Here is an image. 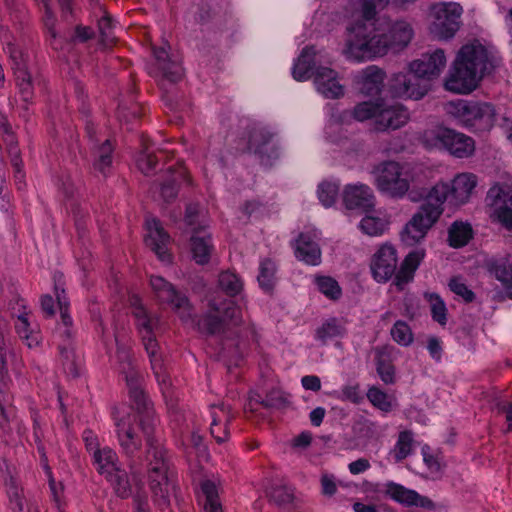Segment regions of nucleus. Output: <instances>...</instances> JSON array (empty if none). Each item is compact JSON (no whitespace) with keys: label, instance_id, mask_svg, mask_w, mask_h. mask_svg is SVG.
<instances>
[{"label":"nucleus","instance_id":"obj_1","mask_svg":"<svg viewBox=\"0 0 512 512\" xmlns=\"http://www.w3.org/2000/svg\"><path fill=\"white\" fill-rule=\"evenodd\" d=\"M116 427L120 446L125 455L131 459V468L137 464L134 458L142 446L138 435V432L142 431L147 443V473L153 501L160 510L167 509L170 506L173 484L169 478L167 451L153 436L155 430L153 413L146 412L140 415L127 413L116 420Z\"/></svg>","mask_w":512,"mask_h":512},{"label":"nucleus","instance_id":"obj_2","mask_svg":"<svg viewBox=\"0 0 512 512\" xmlns=\"http://www.w3.org/2000/svg\"><path fill=\"white\" fill-rule=\"evenodd\" d=\"M346 52L358 61L399 52L411 42L414 31L405 20L354 21L346 27Z\"/></svg>","mask_w":512,"mask_h":512},{"label":"nucleus","instance_id":"obj_3","mask_svg":"<svg viewBox=\"0 0 512 512\" xmlns=\"http://www.w3.org/2000/svg\"><path fill=\"white\" fill-rule=\"evenodd\" d=\"M447 192L445 186L434 185L426 193L423 203L404 227L402 240L405 243L413 245L424 239L444 212L443 205L447 200Z\"/></svg>","mask_w":512,"mask_h":512},{"label":"nucleus","instance_id":"obj_4","mask_svg":"<svg viewBox=\"0 0 512 512\" xmlns=\"http://www.w3.org/2000/svg\"><path fill=\"white\" fill-rule=\"evenodd\" d=\"M351 116L359 122L372 119L374 130L377 132L397 130L410 120V113L403 104H389L384 99L356 104Z\"/></svg>","mask_w":512,"mask_h":512},{"label":"nucleus","instance_id":"obj_5","mask_svg":"<svg viewBox=\"0 0 512 512\" xmlns=\"http://www.w3.org/2000/svg\"><path fill=\"white\" fill-rule=\"evenodd\" d=\"M423 143L426 146H437L440 144L452 156L456 158H468L475 152V141L454 129L438 127L426 131L423 135Z\"/></svg>","mask_w":512,"mask_h":512},{"label":"nucleus","instance_id":"obj_6","mask_svg":"<svg viewBox=\"0 0 512 512\" xmlns=\"http://www.w3.org/2000/svg\"><path fill=\"white\" fill-rule=\"evenodd\" d=\"M453 107V114L467 128L485 132L494 126L496 113L490 103L460 100Z\"/></svg>","mask_w":512,"mask_h":512},{"label":"nucleus","instance_id":"obj_7","mask_svg":"<svg viewBox=\"0 0 512 512\" xmlns=\"http://www.w3.org/2000/svg\"><path fill=\"white\" fill-rule=\"evenodd\" d=\"M372 173L377 189L391 198H403L409 191L410 183L403 177L402 166L396 161H383L374 166Z\"/></svg>","mask_w":512,"mask_h":512},{"label":"nucleus","instance_id":"obj_8","mask_svg":"<svg viewBox=\"0 0 512 512\" xmlns=\"http://www.w3.org/2000/svg\"><path fill=\"white\" fill-rule=\"evenodd\" d=\"M463 9L458 3H437L430 8V32L439 39L454 37L460 28Z\"/></svg>","mask_w":512,"mask_h":512},{"label":"nucleus","instance_id":"obj_9","mask_svg":"<svg viewBox=\"0 0 512 512\" xmlns=\"http://www.w3.org/2000/svg\"><path fill=\"white\" fill-rule=\"evenodd\" d=\"M387 89L393 98L420 100L431 89V84L417 78L409 68L407 72L394 73L388 80Z\"/></svg>","mask_w":512,"mask_h":512},{"label":"nucleus","instance_id":"obj_10","mask_svg":"<svg viewBox=\"0 0 512 512\" xmlns=\"http://www.w3.org/2000/svg\"><path fill=\"white\" fill-rule=\"evenodd\" d=\"M481 78L476 71L463 64V61L455 57L450 71L445 79L446 90L457 94H469L474 91Z\"/></svg>","mask_w":512,"mask_h":512},{"label":"nucleus","instance_id":"obj_11","mask_svg":"<svg viewBox=\"0 0 512 512\" xmlns=\"http://www.w3.org/2000/svg\"><path fill=\"white\" fill-rule=\"evenodd\" d=\"M481 78L476 71L463 64V61L455 57L450 71L445 79L446 90L457 94H469L474 91Z\"/></svg>","mask_w":512,"mask_h":512},{"label":"nucleus","instance_id":"obj_12","mask_svg":"<svg viewBox=\"0 0 512 512\" xmlns=\"http://www.w3.org/2000/svg\"><path fill=\"white\" fill-rule=\"evenodd\" d=\"M150 284L160 302L172 305L182 319L191 316V305L188 298L178 292L171 283L160 276H152Z\"/></svg>","mask_w":512,"mask_h":512},{"label":"nucleus","instance_id":"obj_13","mask_svg":"<svg viewBox=\"0 0 512 512\" xmlns=\"http://www.w3.org/2000/svg\"><path fill=\"white\" fill-rule=\"evenodd\" d=\"M10 58L12 61V70L15 76V83L23 101L21 107L25 112H28L29 104L32 102L34 95L32 76L27 70L25 60L23 59V53L20 50L11 47Z\"/></svg>","mask_w":512,"mask_h":512},{"label":"nucleus","instance_id":"obj_14","mask_svg":"<svg viewBox=\"0 0 512 512\" xmlns=\"http://www.w3.org/2000/svg\"><path fill=\"white\" fill-rule=\"evenodd\" d=\"M445 66L446 56L442 49L424 53L419 59L409 64V68L415 73L417 78L425 80L428 84H431L432 80L440 76Z\"/></svg>","mask_w":512,"mask_h":512},{"label":"nucleus","instance_id":"obj_15","mask_svg":"<svg viewBox=\"0 0 512 512\" xmlns=\"http://www.w3.org/2000/svg\"><path fill=\"white\" fill-rule=\"evenodd\" d=\"M456 57L463 61V64L476 71L483 78L492 69V62L485 46L479 41L467 43L458 51Z\"/></svg>","mask_w":512,"mask_h":512},{"label":"nucleus","instance_id":"obj_16","mask_svg":"<svg viewBox=\"0 0 512 512\" xmlns=\"http://www.w3.org/2000/svg\"><path fill=\"white\" fill-rule=\"evenodd\" d=\"M456 57L463 61V64L476 71L483 78L492 69V62L485 46L479 41L467 43L458 51Z\"/></svg>","mask_w":512,"mask_h":512},{"label":"nucleus","instance_id":"obj_17","mask_svg":"<svg viewBox=\"0 0 512 512\" xmlns=\"http://www.w3.org/2000/svg\"><path fill=\"white\" fill-rule=\"evenodd\" d=\"M371 271L378 282H386L396 276L397 255L396 249L391 245H383L374 254L371 260Z\"/></svg>","mask_w":512,"mask_h":512},{"label":"nucleus","instance_id":"obj_18","mask_svg":"<svg viewBox=\"0 0 512 512\" xmlns=\"http://www.w3.org/2000/svg\"><path fill=\"white\" fill-rule=\"evenodd\" d=\"M343 203L347 209H360L368 213L375 206V196L365 184L347 185L343 191Z\"/></svg>","mask_w":512,"mask_h":512},{"label":"nucleus","instance_id":"obj_19","mask_svg":"<svg viewBox=\"0 0 512 512\" xmlns=\"http://www.w3.org/2000/svg\"><path fill=\"white\" fill-rule=\"evenodd\" d=\"M290 405V401L287 395L280 389L273 388L266 393L265 398H262L260 394L251 392L249 394L248 402L244 406V413L247 417L248 413H256L258 406H262L265 409H277L282 410Z\"/></svg>","mask_w":512,"mask_h":512},{"label":"nucleus","instance_id":"obj_20","mask_svg":"<svg viewBox=\"0 0 512 512\" xmlns=\"http://www.w3.org/2000/svg\"><path fill=\"white\" fill-rule=\"evenodd\" d=\"M184 181H188L187 171L182 164H179L177 167H168L163 182L159 184L154 182L153 186L160 189V195L166 203H171L176 199L180 184Z\"/></svg>","mask_w":512,"mask_h":512},{"label":"nucleus","instance_id":"obj_21","mask_svg":"<svg viewBox=\"0 0 512 512\" xmlns=\"http://www.w3.org/2000/svg\"><path fill=\"white\" fill-rule=\"evenodd\" d=\"M210 432L218 443L226 442L229 438L228 425L234 419L230 406L225 404L211 406Z\"/></svg>","mask_w":512,"mask_h":512},{"label":"nucleus","instance_id":"obj_22","mask_svg":"<svg viewBox=\"0 0 512 512\" xmlns=\"http://www.w3.org/2000/svg\"><path fill=\"white\" fill-rule=\"evenodd\" d=\"M477 181L476 176L473 174L463 173L457 175L451 184L448 183H437L436 185H443L447 188V198L450 196L451 200L456 205L465 203L473 189L476 187Z\"/></svg>","mask_w":512,"mask_h":512},{"label":"nucleus","instance_id":"obj_23","mask_svg":"<svg viewBox=\"0 0 512 512\" xmlns=\"http://www.w3.org/2000/svg\"><path fill=\"white\" fill-rule=\"evenodd\" d=\"M385 76L379 67H367L357 80L359 93L365 97H378L384 87Z\"/></svg>","mask_w":512,"mask_h":512},{"label":"nucleus","instance_id":"obj_24","mask_svg":"<svg viewBox=\"0 0 512 512\" xmlns=\"http://www.w3.org/2000/svg\"><path fill=\"white\" fill-rule=\"evenodd\" d=\"M314 83L318 92L329 99H336L344 94L343 86L337 80V73L327 67H317Z\"/></svg>","mask_w":512,"mask_h":512},{"label":"nucleus","instance_id":"obj_25","mask_svg":"<svg viewBox=\"0 0 512 512\" xmlns=\"http://www.w3.org/2000/svg\"><path fill=\"white\" fill-rule=\"evenodd\" d=\"M293 246L298 260L313 266L320 264L321 249L311 234L300 233Z\"/></svg>","mask_w":512,"mask_h":512},{"label":"nucleus","instance_id":"obj_26","mask_svg":"<svg viewBox=\"0 0 512 512\" xmlns=\"http://www.w3.org/2000/svg\"><path fill=\"white\" fill-rule=\"evenodd\" d=\"M168 49H170L169 43L164 42L163 46L154 48L153 52L163 77L171 83H176L182 77V67L177 61L170 59Z\"/></svg>","mask_w":512,"mask_h":512},{"label":"nucleus","instance_id":"obj_27","mask_svg":"<svg viewBox=\"0 0 512 512\" xmlns=\"http://www.w3.org/2000/svg\"><path fill=\"white\" fill-rule=\"evenodd\" d=\"M316 51L313 46L305 47L297 62L293 68V77L298 81H303L315 78L316 63H315Z\"/></svg>","mask_w":512,"mask_h":512},{"label":"nucleus","instance_id":"obj_28","mask_svg":"<svg viewBox=\"0 0 512 512\" xmlns=\"http://www.w3.org/2000/svg\"><path fill=\"white\" fill-rule=\"evenodd\" d=\"M487 270L502 283L512 299V262L507 257L492 259L486 263Z\"/></svg>","mask_w":512,"mask_h":512},{"label":"nucleus","instance_id":"obj_29","mask_svg":"<svg viewBox=\"0 0 512 512\" xmlns=\"http://www.w3.org/2000/svg\"><path fill=\"white\" fill-rule=\"evenodd\" d=\"M142 341L144 347L150 357L151 368L154 375L160 384H169V377L163 370V363L160 355L157 353V342L153 333L143 334Z\"/></svg>","mask_w":512,"mask_h":512},{"label":"nucleus","instance_id":"obj_30","mask_svg":"<svg viewBox=\"0 0 512 512\" xmlns=\"http://www.w3.org/2000/svg\"><path fill=\"white\" fill-rule=\"evenodd\" d=\"M376 371L381 380L391 385L395 383V366L393 365L390 352L387 347H377L375 349Z\"/></svg>","mask_w":512,"mask_h":512},{"label":"nucleus","instance_id":"obj_31","mask_svg":"<svg viewBox=\"0 0 512 512\" xmlns=\"http://www.w3.org/2000/svg\"><path fill=\"white\" fill-rule=\"evenodd\" d=\"M209 308L221 315L225 320V325L239 326L242 324L241 310L232 300L218 301L211 299L209 301Z\"/></svg>","mask_w":512,"mask_h":512},{"label":"nucleus","instance_id":"obj_32","mask_svg":"<svg viewBox=\"0 0 512 512\" xmlns=\"http://www.w3.org/2000/svg\"><path fill=\"white\" fill-rule=\"evenodd\" d=\"M114 147L109 139L104 140L102 143H95L92 148L94 157L93 167L104 176L110 170L113 161Z\"/></svg>","mask_w":512,"mask_h":512},{"label":"nucleus","instance_id":"obj_33","mask_svg":"<svg viewBox=\"0 0 512 512\" xmlns=\"http://www.w3.org/2000/svg\"><path fill=\"white\" fill-rule=\"evenodd\" d=\"M200 230H194V234L191 236V252L195 262L199 265H205L209 262L213 245L211 239L206 235H199Z\"/></svg>","mask_w":512,"mask_h":512},{"label":"nucleus","instance_id":"obj_34","mask_svg":"<svg viewBox=\"0 0 512 512\" xmlns=\"http://www.w3.org/2000/svg\"><path fill=\"white\" fill-rule=\"evenodd\" d=\"M424 257L423 251L410 252L400 265V269L396 273V286L400 289L404 284L412 280L413 275L421 260Z\"/></svg>","mask_w":512,"mask_h":512},{"label":"nucleus","instance_id":"obj_35","mask_svg":"<svg viewBox=\"0 0 512 512\" xmlns=\"http://www.w3.org/2000/svg\"><path fill=\"white\" fill-rule=\"evenodd\" d=\"M0 387V428L4 433H9L10 423L16 417V410L12 405V395L6 392L7 381L3 380Z\"/></svg>","mask_w":512,"mask_h":512},{"label":"nucleus","instance_id":"obj_36","mask_svg":"<svg viewBox=\"0 0 512 512\" xmlns=\"http://www.w3.org/2000/svg\"><path fill=\"white\" fill-rule=\"evenodd\" d=\"M274 133L262 126H252L248 130V150L250 152L260 151L267 145L276 144Z\"/></svg>","mask_w":512,"mask_h":512},{"label":"nucleus","instance_id":"obj_37","mask_svg":"<svg viewBox=\"0 0 512 512\" xmlns=\"http://www.w3.org/2000/svg\"><path fill=\"white\" fill-rule=\"evenodd\" d=\"M155 231L154 234H150L146 239V245L155 252L161 260H166L169 258V254L167 253L166 244L169 242V235L160 226L159 222L154 220Z\"/></svg>","mask_w":512,"mask_h":512},{"label":"nucleus","instance_id":"obj_38","mask_svg":"<svg viewBox=\"0 0 512 512\" xmlns=\"http://www.w3.org/2000/svg\"><path fill=\"white\" fill-rule=\"evenodd\" d=\"M472 227L469 223L455 221L448 229V242L453 248L465 246L472 238Z\"/></svg>","mask_w":512,"mask_h":512},{"label":"nucleus","instance_id":"obj_39","mask_svg":"<svg viewBox=\"0 0 512 512\" xmlns=\"http://www.w3.org/2000/svg\"><path fill=\"white\" fill-rule=\"evenodd\" d=\"M7 494L9 496L13 512H30L23 489L18 485L16 478L10 476L6 481Z\"/></svg>","mask_w":512,"mask_h":512},{"label":"nucleus","instance_id":"obj_40","mask_svg":"<svg viewBox=\"0 0 512 512\" xmlns=\"http://www.w3.org/2000/svg\"><path fill=\"white\" fill-rule=\"evenodd\" d=\"M197 327L199 331L208 335L220 334L226 329L225 320L222 319L219 313L214 312L211 309L208 313L198 319Z\"/></svg>","mask_w":512,"mask_h":512},{"label":"nucleus","instance_id":"obj_41","mask_svg":"<svg viewBox=\"0 0 512 512\" xmlns=\"http://www.w3.org/2000/svg\"><path fill=\"white\" fill-rule=\"evenodd\" d=\"M105 478L108 482H110L118 497L125 499L131 495V485L128 479V475L124 470H121L118 467L115 471L108 473Z\"/></svg>","mask_w":512,"mask_h":512},{"label":"nucleus","instance_id":"obj_42","mask_svg":"<svg viewBox=\"0 0 512 512\" xmlns=\"http://www.w3.org/2000/svg\"><path fill=\"white\" fill-rule=\"evenodd\" d=\"M126 384L129 388L130 398L134 401L136 408L138 410V414L151 412L147 407L145 393L140 386V377L139 374L135 376L129 375L128 378L125 379Z\"/></svg>","mask_w":512,"mask_h":512},{"label":"nucleus","instance_id":"obj_43","mask_svg":"<svg viewBox=\"0 0 512 512\" xmlns=\"http://www.w3.org/2000/svg\"><path fill=\"white\" fill-rule=\"evenodd\" d=\"M389 6L388 0H359V11L361 18L356 21H363L366 23H376V15L378 11L385 9Z\"/></svg>","mask_w":512,"mask_h":512},{"label":"nucleus","instance_id":"obj_44","mask_svg":"<svg viewBox=\"0 0 512 512\" xmlns=\"http://www.w3.org/2000/svg\"><path fill=\"white\" fill-rule=\"evenodd\" d=\"M93 457L98 472L102 475L106 476L118 468L115 463L117 459L116 453L110 448L96 449Z\"/></svg>","mask_w":512,"mask_h":512},{"label":"nucleus","instance_id":"obj_45","mask_svg":"<svg viewBox=\"0 0 512 512\" xmlns=\"http://www.w3.org/2000/svg\"><path fill=\"white\" fill-rule=\"evenodd\" d=\"M218 285L230 297L238 295L243 289V283L239 276L230 271L220 273Z\"/></svg>","mask_w":512,"mask_h":512},{"label":"nucleus","instance_id":"obj_46","mask_svg":"<svg viewBox=\"0 0 512 512\" xmlns=\"http://www.w3.org/2000/svg\"><path fill=\"white\" fill-rule=\"evenodd\" d=\"M345 332V327L336 318H331L316 330V337L322 343H326L328 339L343 336Z\"/></svg>","mask_w":512,"mask_h":512},{"label":"nucleus","instance_id":"obj_47","mask_svg":"<svg viewBox=\"0 0 512 512\" xmlns=\"http://www.w3.org/2000/svg\"><path fill=\"white\" fill-rule=\"evenodd\" d=\"M386 494L393 500L408 506H412L413 500L417 497L416 491L407 489L394 482H390L386 485Z\"/></svg>","mask_w":512,"mask_h":512},{"label":"nucleus","instance_id":"obj_48","mask_svg":"<svg viewBox=\"0 0 512 512\" xmlns=\"http://www.w3.org/2000/svg\"><path fill=\"white\" fill-rule=\"evenodd\" d=\"M275 271V264L270 259H265L261 262L258 282L266 292H271L274 289Z\"/></svg>","mask_w":512,"mask_h":512},{"label":"nucleus","instance_id":"obj_49","mask_svg":"<svg viewBox=\"0 0 512 512\" xmlns=\"http://www.w3.org/2000/svg\"><path fill=\"white\" fill-rule=\"evenodd\" d=\"M387 224L381 217L366 215L360 222V229L369 236H379L383 234Z\"/></svg>","mask_w":512,"mask_h":512},{"label":"nucleus","instance_id":"obj_50","mask_svg":"<svg viewBox=\"0 0 512 512\" xmlns=\"http://www.w3.org/2000/svg\"><path fill=\"white\" fill-rule=\"evenodd\" d=\"M431 309V315L434 321L444 326L447 322V308L444 301L436 293L425 295Z\"/></svg>","mask_w":512,"mask_h":512},{"label":"nucleus","instance_id":"obj_51","mask_svg":"<svg viewBox=\"0 0 512 512\" xmlns=\"http://www.w3.org/2000/svg\"><path fill=\"white\" fill-rule=\"evenodd\" d=\"M315 283L320 292L326 297L337 300L340 298L342 291L338 282L329 276H318L315 278Z\"/></svg>","mask_w":512,"mask_h":512},{"label":"nucleus","instance_id":"obj_52","mask_svg":"<svg viewBox=\"0 0 512 512\" xmlns=\"http://www.w3.org/2000/svg\"><path fill=\"white\" fill-rule=\"evenodd\" d=\"M15 329L19 337L26 342L29 348H32L39 343V334L37 332L29 331V322L25 315L18 317Z\"/></svg>","mask_w":512,"mask_h":512},{"label":"nucleus","instance_id":"obj_53","mask_svg":"<svg viewBox=\"0 0 512 512\" xmlns=\"http://www.w3.org/2000/svg\"><path fill=\"white\" fill-rule=\"evenodd\" d=\"M116 357L118 361L119 371L121 374L124 375L125 379L128 378L129 375H138V372L135 370L133 366L130 349L124 346H118Z\"/></svg>","mask_w":512,"mask_h":512},{"label":"nucleus","instance_id":"obj_54","mask_svg":"<svg viewBox=\"0 0 512 512\" xmlns=\"http://www.w3.org/2000/svg\"><path fill=\"white\" fill-rule=\"evenodd\" d=\"M391 336L395 342L402 346H409L414 339L410 326L402 320L394 323L391 328Z\"/></svg>","mask_w":512,"mask_h":512},{"label":"nucleus","instance_id":"obj_55","mask_svg":"<svg viewBox=\"0 0 512 512\" xmlns=\"http://www.w3.org/2000/svg\"><path fill=\"white\" fill-rule=\"evenodd\" d=\"M132 313L137 320V326L141 335L153 333V329L158 323V319L151 318L143 305L137 306Z\"/></svg>","mask_w":512,"mask_h":512},{"label":"nucleus","instance_id":"obj_56","mask_svg":"<svg viewBox=\"0 0 512 512\" xmlns=\"http://www.w3.org/2000/svg\"><path fill=\"white\" fill-rule=\"evenodd\" d=\"M412 433L408 430L399 433L398 441L395 446V460L400 462L404 460L412 451Z\"/></svg>","mask_w":512,"mask_h":512},{"label":"nucleus","instance_id":"obj_57","mask_svg":"<svg viewBox=\"0 0 512 512\" xmlns=\"http://www.w3.org/2000/svg\"><path fill=\"white\" fill-rule=\"evenodd\" d=\"M6 323L0 319V386L7 378V353L10 343L5 339Z\"/></svg>","mask_w":512,"mask_h":512},{"label":"nucleus","instance_id":"obj_58","mask_svg":"<svg viewBox=\"0 0 512 512\" xmlns=\"http://www.w3.org/2000/svg\"><path fill=\"white\" fill-rule=\"evenodd\" d=\"M268 497L271 502L280 508L291 504L294 499L293 493L283 485L271 487Z\"/></svg>","mask_w":512,"mask_h":512},{"label":"nucleus","instance_id":"obj_59","mask_svg":"<svg viewBox=\"0 0 512 512\" xmlns=\"http://www.w3.org/2000/svg\"><path fill=\"white\" fill-rule=\"evenodd\" d=\"M339 186L332 182H322L318 187V198L325 207H331L338 197Z\"/></svg>","mask_w":512,"mask_h":512},{"label":"nucleus","instance_id":"obj_60","mask_svg":"<svg viewBox=\"0 0 512 512\" xmlns=\"http://www.w3.org/2000/svg\"><path fill=\"white\" fill-rule=\"evenodd\" d=\"M203 493L206 496L205 509L207 512H223L215 485L207 481L202 485Z\"/></svg>","mask_w":512,"mask_h":512},{"label":"nucleus","instance_id":"obj_61","mask_svg":"<svg viewBox=\"0 0 512 512\" xmlns=\"http://www.w3.org/2000/svg\"><path fill=\"white\" fill-rule=\"evenodd\" d=\"M367 398L375 407L384 412H389L392 409V404L388 399V395L375 386L369 388Z\"/></svg>","mask_w":512,"mask_h":512},{"label":"nucleus","instance_id":"obj_62","mask_svg":"<svg viewBox=\"0 0 512 512\" xmlns=\"http://www.w3.org/2000/svg\"><path fill=\"white\" fill-rule=\"evenodd\" d=\"M157 162V156L153 153H149L147 148L143 149L136 159L138 169L146 176L151 174Z\"/></svg>","mask_w":512,"mask_h":512},{"label":"nucleus","instance_id":"obj_63","mask_svg":"<svg viewBox=\"0 0 512 512\" xmlns=\"http://www.w3.org/2000/svg\"><path fill=\"white\" fill-rule=\"evenodd\" d=\"M253 153L258 156L261 164L264 166H272L280 157V150L277 143L267 145L260 149V151H254Z\"/></svg>","mask_w":512,"mask_h":512},{"label":"nucleus","instance_id":"obj_64","mask_svg":"<svg viewBox=\"0 0 512 512\" xmlns=\"http://www.w3.org/2000/svg\"><path fill=\"white\" fill-rule=\"evenodd\" d=\"M450 290L463 298L466 303H471L475 299V293L462 282L460 277H453L448 284Z\"/></svg>","mask_w":512,"mask_h":512}]
</instances>
